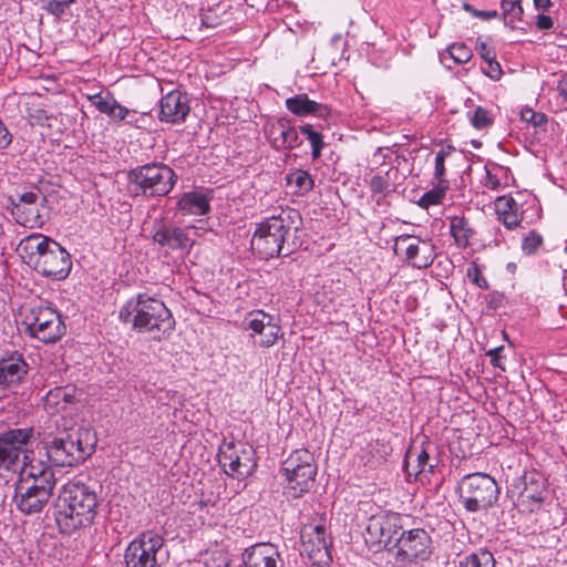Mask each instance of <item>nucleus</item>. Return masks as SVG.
Segmentation results:
<instances>
[{"instance_id":"nucleus-1","label":"nucleus","mask_w":567,"mask_h":567,"mask_svg":"<svg viewBox=\"0 0 567 567\" xmlns=\"http://www.w3.org/2000/svg\"><path fill=\"white\" fill-rule=\"evenodd\" d=\"M301 214L293 208L281 209L278 215L265 218L254 231L251 248L261 259L290 256L299 245L296 234L302 229Z\"/></svg>"},{"instance_id":"nucleus-2","label":"nucleus","mask_w":567,"mask_h":567,"mask_svg":"<svg viewBox=\"0 0 567 567\" xmlns=\"http://www.w3.org/2000/svg\"><path fill=\"white\" fill-rule=\"evenodd\" d=\"M99 507L96 492L90 486L73 482L63 486L54 505V522L59 533L72 536L95 522Z\"/></svg>"},{"instance_id":"nucleus-3","label":"nucleus","mask_w":567,"mask_h":567,"mask_svg":"<svg viewBox=\"0 0 567 567\" xmlns=\"http://www.w3.org/2000/svg\"><path fill=\"white\" fill-rule=\"evenodd\" d=\"M55 485V475L50 466L31 464L14 483L12 501L23 515L40 514L53 496Z\"/></svg>"},{"instance_id":"nucleus-4","label":"nucleus","mask_w":567,"mask_h":567,"mask_svg":"<svg viewBox=\"0 0 567 567\" xmlns=\"http://www.w3.org/2000/svg\"><path fill=\"white\" fill-rule=\"evenodd\" d=\"M118 319L132 323L137 331L161 332L169 336L175 329V319L166 305L146 292L126 300L118 311Z\"/></svg>"},{"instance_id":"nucleus-5","label":"nucleus","mask_w":567,"mask_h":567,"mask_svg":"<svg viewBox=\"0 0 567 567\" xmlns=\"http://www.w3.org/2000/svg\"><path fill=\"white\" fill-rule=\"evenodd\" d=\"M96 442V434L91 427L73 426L45 442L47 455L55 466H75L92 455Z\"/></svg>"},{"instance_id":"nucleus-6","label":"nucleus","mask_w":567,"mask_h":567,"mask_svg":"<svg viewBox=\"0 0 567 567\" xmlns=\"http://www.w3.org/2000/svg\"><path fill=\"white\" fill-rule=\"evenodd\" d=\"M127 178L136 195L152 198L168 195L176 185L178 176L168 165L151 162L132 168Z\"/></svg>"},{"instance_id":"nucleus-7","label":"nucleus","mask_w":567,"mask_h":567,"mask_svg":"<svg viewBox=\"0 0 567 567\" xmlns=\"http://www.w3.org/2000/svg\"><path fill=\"white\" fill-rule=\"evenodd\" d=\"M457 493L464 508L470 513L488 511L499 498L497 482L483 472H475L462 477Z\"/></svg>"},{"instance_id":"nucleus-8","label":"nucleus","mask_w":567,"mask_h":567,"mask_svg":"<svg viewBox=\"0 0 567 567\" xmlns=\"http://www.w3.org/2000/svg\"><path fill=\"white\" fill-rule=\"evenodd\" d=\"M281 472L287 481L285 494L292 498L303 496L312 488L317 475L313 455L308 450H296L282 463Z\"/></svg>"},{"instance_id":"nucleus-9","label":"nucleus","mask_w":567,"mask_h":567,"mask_svg":"<svg viewBox=\"0 0 567 567\" xmlns=\"http://www.w3.org/2000/svg\"><path fill=\"white\" fill-rule=\"evenodd\" d=\"M256 452L241 441H224L218 450V463L228 476L244 480L257 468Z\"/></svg>"},{"instance_id":"nucleus-10","label":"nucleus","mask_w":567,"mask_h":567,"mask_svg":"<svg viewBox=\"0 0 567 567\" xmlns=\"http://www.w3.org/2000/svg\"><path fill=\"white\" fill-rule=\"evenodd\" d=\"M400 520V515L393 512L372 515L363 534L367 546L374 553L385 549L392 554L395 535L401 529Z\"/></svg>"},{"instance_id":"nucleus-11","label":"nucleus","mask_w":567,"mask_h":567,"mask_svg":"<svg viewBox=\"0 0 567 567\" xmlns=\"http://www.w3.org/2000/svg\"><path fill=\"white\" fill-rule=\"evenodd\" d=\"M432 539L423 528L402 532L393 544V563L398 567H406L417 560H426L432 554Z\"/></svg>"},{"instance_id":"nucleus-12","label":"nucleus","mask_w":567,"mask_h":567,"mask_svg":"<svg viewBox=\"0 0 567 567\" xmlns=\"http://www.w3.org/2000/svg\"><path fill=\"white\" fill-rule=\"evenodd\" d=\"M47 203L45 195L39 187L17 190L8 197L10 213L16 221L24 227L34 228L43 225L40 208Z\"/></svg>"},{"instance_id":"nucleus-13","label":"nucleus","mask_w":567,"mask_h":567,"mask_svg":"<svg viewBox=\"0 0 567 567\" xmlns=\"http://www.w3.org/2000/svg\"><path fill=\"white\" fill-rule=\"evenodd\" d=\"M164 546V538L145 530L131 540L124 551L125 567H159L158 555Z\"/></svg>"},{"instance_id":"nucleus-14","label":"nucleus","mask_w":567,"mask_h":567,"mask_svg":"<svg viewBox=\"0 0 567 567\" xmlns=\"http://www.w3.org/2000/svg\"><path fill=\"white\" fill-rule=\"evenodd\" d=\"M24 323L29 334L44 343L56 342L66 329L60 313L50 307L31 308Z\"/></svg>"},{"instance_id":"nucleus-15","label":"nucleus","mask_w":567,"mask_h":567,"mask_svg":"<svg viewBox=\"0 0 567 567\" xmlns=\"http://www.w3.org/2000/svg\"><path fill=\"white\" fill-rule=\"evenodd\" d=\"M398 248L404 251L405 261L416 269L429 268L436 257V246L431 237L403 234L395 238V252Z\"/></svg>"},{"instance_id":"nucleus-16","label":"nucleus","mask_w":567,"mask_h":567,"mask_svg":"<svg viewBox=\"0 0 567 567\" xmlns=\"http://www.w3.org/2000/svg\"><path fill=\"white\" fill-rule=\"evenodd\" d=\"M33 437V429H9L0 432V472L16 471L21 455Z\"/></svg>"},{"instance_id":"nucleus-17","label":"nucleus","mask_w":567,"mask_h":567,"mask_svg":"<svg viewBox=\"0 0 567 567\" xmlns=\"http://www.w3.org/2000/svg\"><path fill=\"white\" fill-rule=\"evenodd\" d=\"M331 546L323 525H308L301 530V550L313 565L323 566L332 561Z\"/></svg>"},{"instance_id":"nucleus-18","label":"nucleus","mask_w":567,"mask_h":567,"mask_svg":"<svg viewBox=\"0 0 567 567\" xmlns=\"http://www.w3.org/2000/svg\"><path fill=\"white\" fill-rule=\"evenodd\" d=\"M39 275L53 280L65 279L72 269V259L69 251L58 241L31 268Z\"/></svg>"},{"instance_id":"nucleus-19","label":"nucleus","mask_w":567,"mask_h":567,"mask_svg":"<svg viewBox=\"0 0 567 567\" xmlns=\"http://www.w3.org/2000/svg\"><path fill=\"white\" fill-rule=\"evenodd\" d=\"M244 329L250 330L254 344L261 348L272 347L280 334V327L272 322V316L262 310L250 311L243 321Z\"/></svg>"},{"instance_id":"nucleus-20","label":"nucleus","mask_w":567,"mask_h":567,"mask_svg":"<svg viewBox=\"0 0 567 567\" xmlns=\"http://www.w3.org/2000/svg\"><path fill=\"white\" fill-rule=\"evenodd\" d=\"M153 241L166 251H179L188 254L195 241L188 235L187 229L161 223L155 227Z\"/></svg>"},{"instance_id":"nucleus-21","label":"nucleus","mask_w":567,"mask_h":567,"mask_svg":"<svg viewBox=\"0 0 567 567\" xmlns=\"http://www.w3.org/2000/svg\"><path fill=\"white\" fill-rule=\"evenodd\" d=\"M265 133L270 146L278 152L295 150L302 143L299 138V128L285 117L270 123Z\"/></svg>"},{"instance_id":"nucleus-22","label":"nucleus","mask_w":567,"mask_h":567,"mask_svg":"<svg viewBox=\"0 0 567 567\" xmlns=\"http://www.w3.org/2000/svg\"><path fill=\"white\" fill-rule=\"evenodd\" d=\"M524 485L519 493L518 502L528 512L538 511L547 497L546 480L536 471L526 472L522 476Z\"/></svg>"},{"instance_id":"nucleus-23","label":"nucleus","mask_w":567,"mask_h":567,"mask_svg":"<svg viewBox=\"0 0 567 567\" xmlns=\"http://www.w3.org/2000/svg\"><path fill=\"white\" fill-rule=\"evenodd\" d=\"M29 371V364L19 351H10L0 358V389L20 384Z\"/></svg>"},{"instance_id":"nucleus-24","label":"nucleus","mask_w":567,"mask_h":567,"mask_svg":"<svg viewBox=\"0 0 567 567\" xmlns=\"http://www.w3.org/2000/svg\"><path fill=\"white\" fill-rule=\"evenodd\" d=\"M190 112L189 97L179 90H173L159 101L161 122L177 124L185 121Z\"/></svg>"},{"instance_id":"nucleus-25","label":"nucleus","mask_w":567,"mask_h":567,"mask_svg":"<svg viewBox=\"0 0 567 567\" xmlns=\"http://www.w3.org/2000/svg\"><path fill=\"white\" fill-rule=\"evenodd\" d=\"M245 567H285V561L277 546L270 543H258L243 553Z\"/></svg>"},{"instance_id":"nucleus-26","label":"nucleus","mask_w":567,"mask_h":567,"mask_svg":"<svg viewBox=\"0 0 567 567\" xmlns=\"http://www.w3.org/2000/svg\"><path fill=\"white\" fill-rule=\"evenodd\" d=\"M54 243L55 240L49 236L41 233H32L20 240L17 252L22 261L32 268L38 258L45 255Z\"/></svg>"},{"instance_id":"nucleus-27","label":"nucleus","mask_w":567,"mask_h":567,"mask_svg":"<svg viewBox=\"0 0 567 567\" xmlns=\"http://www.w3.org/2000/svg\"><path fill=\"white\" fill-rule=\"evenodd\" d=\"M285 105L290 113L297 116L315 115L327 120L331 115V109L328 105L310 100L307 94L288 97Z\"/></svg>"},{"instance_id":"nucleus-28","label":"nucleus","mask_w":567,"mask_h":567,"mask_svg":"<svg viewBox=\"0 0 567 567\" xmlns=\"http://www.w3.org/2000/svg\"><path fill=\"white\" fill-rule=\"evenodd\" d=\"M210 193L204 190L186 192L178 198L177 209L183 215H207L210 212Z\"/></svg>"},{"instance_id":"nucleus-29","label":"nucleus","mask_w":567,"mask_h":567,"mask_svg":"<svg viewBox=\"0 0 567 567\" xmlns=\"http://www.w3.org/2000/svg\"><path fill=\"white\" fill-rule=\"evenodd\" d=\"M92 104L113 121H125L126 117H135V111L120 104L112 94L103 96L102 93L89 97Z\"/></svg>"},{"instance_id":"nucleus-30","label":"nucleus","mask_w":567,"mask_h":567,"mask_svg":"<svg viewBox=\"0 0 567 567\" xmlns=\"http://www.w3.org/2000/svg\"><path fill=\"white\" fill-rule=\"evenodd\" d=\"M430 444H422L421 450L417 453H414L412 449H410L403 461V468L406 472L408 476H417L424 472L433 473L436 463H431L430 460Z\"/></svg>"},{"instance_id":"nucleus-31","label":"nucleus","mask_w":567,"mask_h":567,"mask_svg":"<svg viewBox=\"0 0 567 567\" xmlns=\"http://www.w3.org/2000/svg\"><path fill=\"white\" fill-rule=\"evenodd\" d=\"M495 212L498 220L508 229L517 227L522 220L518 217V204L512 196H498L495 200Z\"/></svg>"},{"instance_id":"nucleus-32","label":"nucleus","mask_w":567,"mask_h":567,"mask_svg":"<svg viewBox=\"0 0 567 567\" xmlns=\"http://www.w3.org/2000/svg\"><path fill=\"white\" fill-rule=\"evenodd\" d=\"M75 402V389L72 386H58L50 390L45 398V404L54 408L56 412L66 411L68 406Z\"/></svg>"},{"instance_id":"nucleus-33","label":"nucleus","mask_w":567,"mask_h":567,"mask_svg":"<svg viewBox=\"0 0 567 567\" xmlns=\"http://www.w3.org/2000/svg\"><path fill=\"white\" fill-rule=\"evenodd\" d=\"M450 233L460 248L470 246V240L474 235V230L470 226L468 220L463 216H453L450 218Z\"/></svg>"},{"instance_id":"nucleus-34","label":"nucleus","mask_w":567,"mask_h":567,"mask_svg":"<svg viewBox=\"0 0 567 567\" xmlns=\"http://www.w3.org/2000/svg\"><path fill=\"white\" fill-rule=\"evenodd\" d=\"M399 169L391 166L384 175L377 174L370 181V189L373 194H388L395 189L393 179L396 178Z\"/></svg>"},{"instance_id":"nucleus-35","label":"nucleus","mask_w":567,"mask_h":567,"mask_svg":"<svg viewBox=\"0 0 567 567\" xmlns=\"http://www.w3.org/2000/svg\"><path fill=\"white\" fill-rule=\"evenodd\" d=\"M456 567H495V559L491 551L480 549L462 557Z\"/></svg>"},{"instance_id":"nucleus-36","label":"nucleus","mask_w":567,"mask_h":567,"mask_svg":"<svg viewBox=\"0 0 567 567\" xmlns=\"http://www.w3.org/2000/svg\"><path fill=\"white\" fill-rule=\"evenodd\" d=\"M288 185L296 187V193L303 195L312 190L315 182L312 176L303 169H296L286 176Z\"/></svg>"},{"instance_id":"nucleus-37","label":"nucleus","mask_w":567,"mask_h":567,"mask_svg":"<svg viewBox=\"0 0 567 567\" xmlns=\"http://www.w3.org/2000/svg\"><path fill=\"white\" fill-rule=\"evenodd\" d=\"M299 133L303 134L311 145V157L313 161L321 156V152L326 146L323 135L316 131L311 124L299 126Z\"/></svg>"},{"instance_id":"nucleus-38","label":"nucleus","mask_w":567,"mask_h":567,"mask_svg":"<svg viewBox=\"0 0 567 567\" xmlns=\"http://www.w3.org/2000/svg\"><path fill=\"white\" fill-rule=\"evenodd\" d=\"M389 454V445L380 440L371 441L367 446V464L370 467H377L385 462Z\"/></svg>"},{"instance_id":"nucleus-39","label":"nucleus","mask_w":567,"mask_h":567,"mask_svg":"<svg viewBox=\"0 0 567 567\" xmlns=\"http://www.w3.org/2000/svg\"><path fill=\"white\" fill-rule=\"evenodd\" d=\"M449 189V182H437V184L429 192H425L419 200V205L423 208L439 205L442 203Z\"/></svg>"},{"instance_id":"nucleus-40","label":"nucleus","mask_w":567,"mask_h":567,"mask_svg":"<svg viewBox=\"0 0 567 567\" xmlns=\"http://www.w3.org/2000/svg\"><path fill=\"white\" fill-rule=\"evenodd\" d=\"M75 1L76 0H40L42 9L58 19H61Z\"/></svg>"},{"instance_id":"nucleus-41","label":"nucleus","mask_w":567,"mask_h":567,"mask_svg":"<svg viewBox=\"0 0 567 567\" xmlns=\"http://www.w3.org/2000/svg\"><path fill=\"white\" fill-rule=\"evenodd\" d=\"M454 151V147L447 145L446 147L441 148L435 155V165H434V179L436 182H447L444 178L445 175V159L451 153Z\"/></svg>"},{"instance_id":"nucleus-42","label":"nucleus","mask_w":567,"mask_h":567,"mask_svg":"<svg viewBox=\"0 0 567 567\" xmlns=\"http://www.w3.org/2000/svg\"><path fill=\"white\" fill-rule=\"evenodd\" d=\"M470 122L475 128L485 130L493 124V117L489 115V112L486 109L477 106L470 114Z\"/></svg>"},{"instance_id":"nucleus-43","label":"nucleus","mask_w":567,"mask_h":567,"mask_svg":"<svg viewBox=\"0 0 567 567\" xmlns=\"http://www.w3.org/2000/svg\"><path fill=\"white\" fill-rule=\"evenodd\" d=\"M447 52L457 64L468 62L473 55L471 48L465 43H453L447 48Z\"/></svg>"},{"instance_id":"nucleus-44","label":"nucleus","mask_w":567,"mask_h":567,"mask_svg":"<svg viewBox=\"0 0 567 567\" xmlns=\"http://www.w3.org/2000/svg\"><path fill=\"white\" fill-rule=\"evenodd\" d=\"M543 245V237L536 230H530L522 241V250L525 255L532 256L537 252V250Z\"/></svg>"},{"instance_id":"nucleus-45","label":"nucleus","mask_w":567,"mask_h":567,"mask_svg":"<svg viewBox=\"0 0 567 567\" xmlns=\"http://www.w3.org/2000/svg\"><path fill=\"white\" fill-rule=\"evenodd\" d=\"M520 118L524 122L532 124L535 127L542 126L547 123V115L544 113L535 112L529 107H524L520 111Z\"/></svg>"},{"instance_id":"nucleus-46","label":"nucleus","mask_w":567,"mask_h":567,"mask_svg":"<svg viewBox=\"0 0 567 567\" xmlns=\"http://www.w3.org/2000/svg\"><path fill=\"white\" fill-rule=\"evenodd\" d=\"M202 25L208 29L217 28L223 23L221 17L217 13L216 9L208 8L200 12Z\"/></svg>"},{"instance_id":"nucleus-47","label":"nucleus","mask_w":567,"mask_h":567,"mask_svg":"<svg viewBox=\"0 0 567 567\" xmlns=\"http://www.w3.org/2000/svg\"><path fill=\"white\" fill-rule=\"evenodd\" d=\"M467 277L470 280L481 289H488V281L482 275L477 264L472 262L467 268Z\"/></svg>"},{"instance_id":"nucleus-48","label":"nucleus","mask_w":567,"mask_h":567,"mask_svg":"<svg viewBox=\"0 0 567 567\" xmlns=\"http://www.w3.org/2000/svg\"><path fill=\"white\" fill-rule=\"evenodd\" d=\"M485 75L493 81H498L502 78L503 70L501 64L496 61V58L485 62V66H482Z\"/></svg>"},{"instance_id":"nucleus-49","label":"nucleus","mask_w":567,"mask_h":567,"mask_svg":"<svg viewBox=\"0 0 567 567\" xmlns=\"http://www.w3.org/2000/svg\"><path fill=\"white\" fill-rule=\"evenodd\" d=\"M523 12L524 11L520 2L517 6H515V8H513L508 13L504 14L503 19L505 24L514 29L515 22L522 20Z\"/></svg>"},{"instance_id":"nucleus-50","label":"nucleus","mask_w":567,"mask_h":567,"mask_svg":"<svg viewBox=\"0 0 567 567\" xmlns=\"http://www.w3.org/2000/svg\"><path fill=\"white\" fill-rule=\"evenodd\" d=\"M504 347H497L494 349H489L486 352V355L489 357L492 365L502 369L505 371V368L503 365V357L501 355V352L503 351Z\"/></svg>"},{"instance_id":"nucleus-51","label":"nucleus","mask_w":567,"mask_h":567,"mask_svg":"<svg viewBox=\"0 0 567 567\" xmlns=\"http://www.w3.org/2000/svg\"><path fill=\"white\" fill-rule=\"evenodd\" d=\"M11 143L12 134L6 124L0 120V152L7 150Z\"/></svg>"},{"instance_id":"nucleus-52","label":"nucleus","mask_w":567,"mask_h":567,"mask_svg":"<svg viewBox=\"0 0 567 567\" xmlns=\"http://www.w3.org/2000/svg\"><path fill=\"white\" fill-rule=\"evenodd\" d=\"M484 299L489 309L496 310L503 305L504 296L497 291H492L487 293Z\"/></svg>"},{"instance_id":"nucleus-53","label":"nucleus","mask_w":567,"mask_h":567,"mask_svg":"<svg viewBox=\"0 0 567 567\" xmlns=\"http://www.w3.org/2000/svg\"><path fill=\"white\" fill-rule=\"evenodd\" d=\"M483 185L491 190H497L501 187V181L496 175L492 174V172L486 168L485 181L483 182Z\"/></svg>"},{"instance_id":"nucleus-54","label":"nucleus","mask_w":567,"mask_h":567,"mask_svg":"<svg viewBox=\"0 0 567 567\" xmlns=\"http://www.w3.org/2000/svg\"><path fill=\"white\" fill-rule=\"evenodd\" d=\"M554 25V21L549 16L538 14L536 17V27L538 30H549Z\"/></svg>"},{"instance_id":"nucleus-55","label":"nucleus","mask_w":567,"mask_h":567,"mask_svg":"<svg viewBox=\"0 0 567 567\" xmlns=\"http://www.w3.org/2000/svg\"><path fill=\"white\" fill-rule=\"evenodd\" d=\"M478 52L484 62L496 58L495 51L488 47L485 42L478 43Z\"/></svg>"},{"instance_id":"nucleus-56","label":"nucleus","mask_w":567,"mask_h":567,"mask_svg":"<svg viewBox=\"0 0 567 567\" xmlns=\"http://www.w3.org/2000/svg\"><path fill=\"white\" fill-rule=\"evenodd\" d=\"M556 89H557L559 95L567 103V73L560 75V78L557 82Z\"/></svg>"},{"instance_id":"nucleus-57","label":"nucleus","mask_w":567,"mask_h":567,"mask_svg":"<svg viewBox=\"0 0 567 567\" xmlns=\"http://www.w3.org/2000/svg\"><path fill=\"white\" fill-rule=\"evenodd\" d=\"M473 16L483 20H491L498 17V12L496 10H473Z\"/></svg>"},{"instance_id":"nucleus-58","label":"nucleus","mask_w":567,"mask_h":567,"mask_svg":"<svg viewBox=\"0 0 567 567\" xmlns=\"http://www.w3.org/2000/svg\"><path fill=\"white\" fill-rule=\"evenodd\" d=\"M522 0H502L501 1V8H502V16L508 13L515 6L520 3Z\"/></svg>"},{"instance_id":"nucleus-59","label":"nucleus","mask_w":567,"mask_h":567,"mask_svg":"<svg viewBox=\"0 0 567 567\" xmlns=\"http://www.w3.org/2000/svg\"><path fill=\"white\" fill-rule=\"evenodd\" d=\"M537 10H547L551 6V0H533Z\"/></svg>"},{"instance_id":"nucleus-60","label":"nucleus","mask_w":567,"mask_h":567,"mask_svg":"<svg viewBox=\"0 0 567 567\" xmlns=\"http://www.w3.org/2000/svg\"><path fill=\"white\" fill-rule=\"evenodd\" d=\"M136 114H137V113L135 112V117H126V118H125V120H126V123H127V124H130V125H132V126H137V121H138V118H137Z\"/></svg>"},{"instance_id":"nucleus-61","label":"nucleus","mask_w":567,"mask_h":567,"mask_svg":"<svg viewBox=\"0 0 567 567\" xmlns=\"http://www.w3.org/2000/svg\"><path fill=\"white\" fill-rule=\"evenodd\" d=\"M463 8H464L467 12H470V13H472V14H473V10H475V9H474L471 4H468V3H464V4H463Z\"/></svg>"},{"instance_id":"nucleus-62","label":"nucleus","mask_w":567,"mask_h":567,"mask_svg":"<svg viewBox=\"0 0 567 567\" xmlns=\"http://www.w3.org/2000/svg\"><path fill=\"white\" fill-rule=\"evenodd\" d=\"M260 338L257 340V341H262L265 340L267 337H266V330L262 332V334H259Z\"/></svg>"},{"instance_id":"nucleus-63","label":"nucleus","mask_w":567,"mask_h":567,"mask_svg":"<svg viewBox=\"0 0 567 567\" xmlns=\"http://www.w3.org/2000/svg\"><path fill=\"white\" fill-rule=\"evenodd\" d=\"M565 288L567 290V277H565Z\"/></svg>"}]
</instances>
